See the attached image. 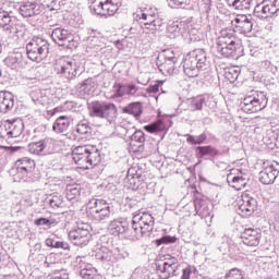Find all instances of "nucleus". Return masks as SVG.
<instances>
[{
  "label": "nucleus",
  "mask_w": 279,
  "mask_h": 279,
  "mask_svg": "<svg viewBox=\"0 0 279 279\" xmlns=\"http://www.w3.org/2000/svg\"><path fill=\"white\" fill-rule=\"evenodd\" d=\"M184 27H186V23L184 22H172L168 25L167 27V36L168 38H178V36H180L181 34H184L182 32V28L184 29Z\"/></svg>",
  "instance_id": "obj_33"
},
{
  "label": "nucleus",
  "mask_w": 279,
  "mask_h": 279,
  "mask_svg": "<svg viewBox=\"0 0 279 279\" xmlns=\"http://www.w3.org/2000/svg\"><path fill=\"white\" fill-rule=\"evenodd\" d=\"M54 69L59 75H63L66 80H74L77 76V71H80V63L73 59H65L58 61Z\"/></svg>",
  "instance_id": "obj_12"
},
{
  "label": "nucleus",
  "mask_w": 279,
  "mask_h": 279,
  "mask_svg": "<svg viewBox=\"0 0 279 279\" xmlns=\"http://www.w3.org/2000/svg\"><path fill=\"white\" fill-rule=\"evenodd\" d=\"M80 186L78 185H70L66 187V197L71 202L76 197H80Z\"/></svg>",
  "instance_id": "obj_49"
},
{
  "label": "nucleus",
  "mask_w": 279,
  "mask_h": 279,
  "mask_svg": "<svg viewBox=\"0 0 279 279\" xmlns=\"http://www.w3.org/2000/svg\"><path fill=\"white\" fill-rule=\"evenodd\" d=\"M72 160L78 169H93L101 162V151L95 145H81L72 148Z\"/></svg>",
  "instance_id": "obj_1"
},
{
  "label": "nucleus",
  "mask_w": 279,
  "mask_h": 279,
  "mask_svg": "<svg viewBox=\"0 0 279 279\" xmlns=\"http://www.w3.org/2000/svg\"><path fill=\"white\" fill-rule=\"evenodd\" d=\"M21 62H26L25 56L21 52L12 53L4 59V63L10 69H19L21 66Z\"/></svg>",
  "instance_id": "obj_34"
},
{
  "label": "nucleus",
  "mask_w": 279,
  "mask_h": 279,
  "mask_svg": "<svg viewBox=\"0 0 279 279\" xmlns=\"http://www.w3.org/2000/svg\"><path fill=\"white\" fill-rule=\"evenodd\" d=\"M258 203L250 194L242 195V201L240 202L238 208V215L241 217H252L256 210Z\"/></svg>",
  "instance_id": "obj_17"
},
{
  "label": "nucleus",
  "mask_w": 279,
  "mask_h": 279,
  "mask_svg": "<svg viewBox=\"0 0 279 279\" xmlns=\"http://www.w3.org/2000/svg\"><path fill=\"white\" fill-rule=\"evenodd\" d=\"M260 232L252 228L245 229L241 234L242 243L250 247L258 246L260 244Z\"/></svg>",
  "instance_id": "obj_24"
},
{
  "label": "nucleus",
  "mask_w": 279,
  "mask_h": 279,
  "mask_svg": "<svg viewBox=\"0 0 279 279\" xmlns=\"http://www.w3.org/2000/svg\"><path fill=\"white\" fill-rule=\"evenodd\" d=\"M49 204L51 208H62L64 202L62 201V196H52L49 199Z\"/></svg>",
  "instance_id": "obj_55"
},
{
  "label": "nucleus",
  "mask_w": 279,
  "mask_h": 279,
  "mask_svg": "<svg viewBox=\"0 0 279 279\" xmlns=\"http://www.w3.org/2000/svg\"><path fill=\"white\" fill-rule=\"evenodd\" d=\"M32 101L35 106H48L49 104V96H47V90L43 89H33L31 92Z\"/></svg>",
  "instance_id": "obj_29"
},
{
  "label": "nucleus",
  "mask_w": 279,
  "mask_h": 279,
  "mask_svg": "<svg viewBox=\"0 0 279 279\" xmlns=\"http://www.w3.org/2000/svg\"><path fill=\"white\" fill-rule=\"evenodd\" d=\"M75 108V102L66 101L61 107L54 108V112H62V110H73Z\"/></svg>",
  "instance_id": "obj_57"
},
{
  "label": "nucleus",
  "mask_w": 279,
  "mask_h": 279,
  "mask_svg": "<svg viewBox=\"0 0 279 279\" xmlns=\"http://www.w3.org/2000/svg\"><path fill=\"white\" fill-rule=\"evenodd\" d=\"M14 108V96L10 92H0V112H10Z\"/></svg>",
  "instance_id": "obj_28"
},
{
  "label": "nucleus",
  "mask_w": 279,
  "mask_h": 279,
  "mask_svg": "<svg viewBox=\"0 0 279 279\" xmlns=\"http://www.w3.org/2000/svg\"><path fill=\"white\" fill-rule=\"evenodd\" d=\"M225 279H243L241 270L233 268L229 271Z\"/></svg>",
  "instance_id": "obj_59"
},
{
  "label": "nucleus",
  "mask_w": 279,
  "mask_h": 279,
  "mask_svg": "<svg viewBox=\"0 0 279 279\" xmlns=\"http://www.w3.org/2000/svg\"><path fill=\"white\" fill-rule=\"evenodd\" d=\"M87 223H78L69 232V239L73 245L86 247L90 243V230Z\"/></svg>",
  "instance_id": "obj_10"
},
{
  "label": "nucleus",
  "mask_w": 279,
  "mask_h": 279,
  "mask_svg": "<svg viewBox=\"0 0 279 279\" xmlns=\"http://www.w3.org/2000/svg\"><path fill=\"white\" fill-rule=\"evenodd\" d=\"M29 151L36 156H46L56 151V141L52 138H44L39 142L29 144Z\"/></svg>",
  "instance_id": "obj_15"
},
{
  "label": "nucleus",
  "mask_w": 279,
  "mask_h": 279,
  "mask_svg": "<svg viewBox=\"0 0 279 279\" xmlns=\"http://www.w3.org/2000/svg\"><path fill=\"white\" fill-rule=\"evenodd\" d=\"M124 95H128L129 97H147V94L133 83L124 84Z\"/></svg>",
  "instance_id": "obj_37"
},
{
  "label": "nucleus",
  "mask_w": 279,
  "mask_h": 279,
  "mask_svg": "<svg viewBox=\"0 0 279 279\" xmlns=\"http://www.w3.org/2000/svg\"><path fill=\"white\" fill-rule=\"evenodd\" d=\"M23 134V121L19 119L7 120L3 126H0V136L2 138H19Z\"/></svg>",
  "instance_id": "obj_13"
},
{
  "label": "nucleus",
  "mask_w": 279,
  "mask_h": 279,
  "mask_svg": "<svg viewBox=\"0 0 279 279\" xmlns=\"http://www.w3.org/2000/svg\"><path fill=\"white\" fill-rule=\"evenodd\" d=\"M51 38L59 47H69V43H73V34L62 27L54 28Z\"/></svg>",
  "instance_id": "obj_20"
},
{
  "label": "nucleus",
  "mask_w": 279,
  "mask_h": 279,
  "mask_svg": "<svg viewBox=\"0 0 279 279\" xmlns=\"http://www.w3.org/2000/svg\"><path fill=\"white\" fill-rule=\"evenodd\" d=\"M94 86L95 83L93 82V80L87 78L81 84L80 93H82L83 95H90V93H93Z\"/></svg>",
  "instance_id": "obj_46"
},
{
  "label": "nucleus",
  "mask_w": 279,
  "mask_h": 279,
  "mask_svg": "<svg viewBox=\"0 0 279 279\" xmlns=\"http://www.w3.org/2000/svg\"><path fill=\"white\" fill-rule=\"evenodd\" d=\"M137 16L143 25L144 34H156L162 27V19L158 15V9L154 7L145 8Z\"/></svg>",
  "instance_id": "obj_5"
},
{
  "label": "nucleus",
  "mask_w": 279,
  "mask_h": 279,
  "mask_svg": "<svg viewBox=\"0 0 279 279\" xmlns=\"http://www.w3.org/2000/svg\"><path fill=\"white\" fill-rule=\"evenodd\" d=\"M44 7L38 2L26 1L20 7V14L25 19L31 16H38V14H43Z\"/></svg>",
  "instance_id": "obj_22"
},
{
  "label": "nucleus",
  "mask_w": 279,
  "mask_h": 279,
  "mask_svg": "<svg viewBox=\"0 0 279 279\" xmlns=\"http://www.w3.org/2000/svg\"><path fill=\"white\" fill-rule=\"evenodd\" d=\"M216 49L220 56L225 58H234L241 54L243 46L241 43L238 44H216Z\"/></svg>",
  "instance_id": "obj_19"
},
{
  "label": "nucleus",
  "mask_w": 279,
  "mask_h": 279,
  "mask_svg": "<svg viewBox=\"0 0 279 279\" xmlns=\"http://www.w3.org/2000/svg\"><path fill=\"white\" fill-rule=\"evenodd\" d=\"M267 104H269V99L265 92L252 90L243 98L240 106L246 114H254L265 110Z\"/></svg>",
  "instance_id": "obj_3"
},
{
  "label": "nucleus",
  "mask_w": 279,
  "mask_h": 279,
  "mask_svg": "<svg viewBox=\"0 0 279 279\" xmlns=\"http://www.w3.org/2000/svg\"><path fill=\"white\" fill-rule=\"evenodd\" d=\"M39 5L45 8H49L50 10H60V2L58 0H39Z\"/></svg>",
  "instance_id": "obj_51"
},
{
  "label": "nucleus",
  "mask_w": 279,
  "mask_h": 279,
  "mask_svg": "<svg viewBox=\"0 0 279 279\" xmlns=\"http://www.w3.org/2000/svg\"><path fill=\"white\" fill-rule=\"evenodd\" d=\"M133 223H135L144 234H149L154 230L155 220L151 214L142 213L133 216Z\"/></svg>",
  "instance_id": "obj_16"
},
{
  "label": "nucleus",
  "mask_w": 279,
  "mask_h": 279,
  "mask_svg": "<svg viewBox=\"0 0 279 279\" xmlns=\"http://www.w3.org/2000/svg\"><path fill=\"white\" fill-rule=\"evenodd\" d=\"M26 53L29 60L40 63L49 56V41L43 37H33L26 45Z\"/></svg>",
  "instance_id": "obj_6"
},
{
  "label": "nucleus",
  "mask_w": 279,
  "mask_h": 279,
  "mask_svg": "<svg viewBox=\"0 0 279 279\" xmlns=\"http://www.w3.org/2000/svg\"><path fill=\"white\" fill-rule=\"evenodd\" d=\"M56 246V250H64L65 252H69L71 250V245H69V242L64 241H57Z\"/></svg>",
  "instance_id": "obj_62"
},
{
  "label": "nucleus",
  "mask_w": 279,
  "mask_h": 279,
  "mask_svg": "<svg viewBox=\"0 0 279 279\" xmlns=\"http://www.w3.org/2000/svg\"><path fill=\"white\" fill-rule=\"evenodd\" d=\"M75 130L81 138H88L93 132L90 124L86 121L78 122Z\"/></svg>",
  "instance_id": "obj_40"
},
{
  "label": "nucleus",
  "mask_w": 279,
  "mask_h": 279,
  "mask_svg": "<svg viewBox=\"0 0 279 279\" xmlns=\"http://www.w3.org/2000/svg\"><path fill=\"white\" fill-rule=\"evenodd\" d=\"M232 5L235 10H250L252 0H234Z\"/></svg>",
  "instance_id": "obj_50"
},
{
  "label": "nucleus",
  "mask_w": 279,
  "mask_h": 279,
  "mask_svg": "<svg viewBox=\"0 0 279 279\" xmlns=\"http://www.w3.org/2000/svg\"><path fill=\"white\" fill-rule=\"evenodd\" d=\"M87 215L95 219V221L110 219V203L106 199L92 198L87 203Z\"/></svg>",
  "instance_id": "obj_7"
},
{
  "label": "nucleus",
  "mask_w": 279,
  "mask_h": 279,
  "mask_svg": "<svg viewBox=\"0 0 279 279\" xmlns=\"http://www.w3.org/2000/svg\"><path fill=\"white\" fill-rule=\"evenodd\" d=\"M238 43H241V41H239V38H236V33L230 28L221 29L220 35L216 41V44H222V45H226V44L231 45V44H238Z\"/></svg>",
  "instance_id": "obj_27"
},
{
  "label": "nucleus",
  "mask_w": 279,
  "mask_h": 279,
  "mask_svg": "<svg viewBox=\"0 0 279 279\" xmlns=\"http://www.w3.org/2000/svg\"><path fill=\"white\" fill-rule=\"evenodd\" d=\"M205 104L206 98H204L203 96H197L186 100L187 110H190L191 112L202 110Z\"/></svg>",
  "instance_id": "obj_35"
},
{
  "label": "nucleus",
  "mask_w": 279,
  "mask_h": 279,
  "mask_svg": "<svg viewBox=\"0 0 279 279\" xmlns=\"http://www.w3.org/2000/svg\"><path fill=\"white\" fill-rule=\"evenodd\" d=\"M34 223L35 226H51L53 222L48 218H38L34 220Z\"/></svg>",
  "instance_id": "obj_63"
},
{
  "label": "nucleus",
  "mask_w": 279,
  "mask_h": 279,
  "mask_svg": "<svg viewBox=\"0 0 279 279\" xmlns=\"http://www.w3.org/2000/svg\"><path fill=\"white\" fill-rule=\"evenodd\" d=\"M193 206L198 217L202 219H213V205H209L206 201L197 198L194 201Z\"/></svg>",
  "instance_id": "obj_25"
},
{
  "label": "nucleus",
  "mask_w": 279,
  "mask_h": 279,
  "mask_svg": "<svg viewBox=\"0 0 279 279\" xmlns=\"http://www.w3.org/2000/svg\"><path fill=\"white\" fill-rule=\"evenodd\" d=\"M124 114H132L135 119H138L143 114V105L141 102H131L129 106L122 109Z\"/></svg>",
  "instance_id": "obj_36"
},
{
  "label": "nucleus",
  "mask_w": 279,
  "mask_h": 279,
  "mask_svg": "<svg viewBox=\"0 0 279 279\" xmlns=\"http://www.w3.org/2000/svg\"><path fill=\"white\" fill-rule=\"evenodd\" d=\"M195 271V268L193 266H187L183 269L181 279H191V274Z\"/></svg>",
  "instance_id": "obj_61"
},
{
  "label": "nucleus",
  "mask_w": 279,
  "mask_h": 279,
  "mask_svg": "<svg viewBox=\"0 0 279 279\" xmlns=\"http://www.w3.org/2000/svg\"><path fill=\"white\" fill-rule=\"evenodd\" d=\"M183 71L187 77H199L208 69V56L204 49H196L187 53L182 62Z\"/></svg>",
  "instance_id": "obj_2"
},
{
  "label": "nucleus",
  "mask_w": 279,
  "mask_h": 279,
  "mask_svg": "<svg viewBox=\"0 0 279 279\" xmlns=\"http://www.w3.org/2000/svg\"><path fill=\"white\" fill-rule=\"evenodd\" d=\"M196 158H206V156L215 157L219 151L213 146H197L195 148Z\"/></svg>",
  "instance_id": "obj_39"
},
{
  "label": "nucleus",
  "mask_w": 279,
  "mask_h": 279,
  "mask_svg": "<svg viewBox=\"0 0 279 279\" xmlns=\"http://www.w3.org/2000/svg\"><path fill=\"white\" fill-rule=\"evenodd\" d=\"M227 182L235 191H243V189L247 186V182H250V178L245 172H242V170H238L236 174L230 173L227 175Z\"/></svg>",
  "instance_id": "obj_18"
},
{
  "label": "nucleus",
  "mask_w": 279,
  "mask_h": 279,
  "mask_svg": "<svg viewBox=\"0 0 279 279\" xmlns=\"http://www.w3.org/2000/svg\"><path fill=\"white\" fill-rule=\"evenodd\" d=\"M104 47V43H101L99 38L94 37L86 51L89 53V56L97 57V52L102 51Z\"/></svg>",
  "instance_id": "obj_41"
},
{
  "label": "nucleus",
  "mask_w": 279,
  "mask_h": 279,
  "mask_svg": "<svg viewBox=\"0 0 279 279\" xmlns=\"http://www.w3.org/2000/svg\"><path fill=\"white\" fill-rule=\"evenodd\" d=\"M71 125V119L66 116H60L53 123L52 130L57 132V134H62L69 131Z\"/></svg>",
  "instance_id": "obj_31"
},
{
  "label": "nucleus",
  "mask_w": 279,
  "mask_h": 279,
  "mask_svg": "<svg viewBox=\"0 0 279 279\" xmlns=\"http://www.w3.org/2000/svg\"><path fill=\"white\" fill-rule=\"evenodd\" d=\"M279 175V163L277 161L264 162L263 170L259 172L262 184H274Z\"/></svg>",
  "instance_id": "obj_14"
},
{
  "label": "nucleus",
  "mask_w": 279,
  "mask_h": 279,
  "mask_svg": "<svg viewBox=\"0 0 279 279\" xmlns=\"http://www.w3.org/2000/svg\"><path fill=\"white\" fill-rule=\"evenodd\" d=\"M276 12H278V8L269 1H263L254 8V14L257 19H269L274 16Z\"/></svg>",
  "instance_id": "obj_21"
},
{
  "label": "nucleus",
  "mask_w": 279,
  "mask_h": 279,
  "mask_svg": "<svg viewBox=\"0 0 279 279\" xmlns=\"http://www.w3.org/2000/svg\"><path fill=\"white\" fill-rule=\"evenodd\" d=\"M226 77L229 80V82H234L239 80V70L236 69H230L226 72Z\"/></svg>",
  "instance_id": "obj_58"
},
{
  "label": "nucleus",
  "mask_w": 279,
  "mask_h": 279,
  "mask_svg": "<svg viewBox=\"0 0 279 279\" xmlns=\"http://www.w3.org/2000/svg\"><path fill=\"white\" fill-rule=\"evenodd\" d=\"M252 27H254V24L252 23V17L248 16L246 21L240 26L242 34H250L252 32Z\"/></svg>",
  "instance_id": "obj_53"
},
{
  "label": "nucleus",
  "mask_w": 279,
  "mask_h": 279,
  "mask_svg": "<svg viewBox=\"0 0 279 279\" xmlns=\"http://www.w3.org/2000/svg\"><path fill=\"white\" fill-rule=\"evenodd\" d=\"M77 260L80 263V276L83 279H95V276H97V269L93 267L90 264H86L87 257H77Z\"/></svg>",
  "instance_id": "obj_26"
},
{
  "label": "nucleus",
  "mask_w": 279,
  "mask_h": 279,
  "mask_svg": "<svg viewBox=\"0 0 279 279\" xmlns=\"http://www.w3.org/2000/svg\"><path fill=\"white\" fill-rule=\"evenodd\" d=\"M143 236H145V233H143L142 230L135 225L134 220H132L131 228L129 225H126V229L124 231L125 239H129V241H138L140 239H143Z\"/></svg>",
  "instance_id": "obj_30"
},
{
  "label": "nucleus",
  "mask_w": 279,
  "mask_h": 279,
  "mask_svg": "<svg viewBox=\"0 0 279 279\" xmlns=\"http://www.w3.org/2000/svg\"><path fill=\"white\" fill-rule=\"evenodd\" d=\"M163 60V62H178V57L172 49L163 50L158 57V61Z\"/></svg>",
  "instance_id": "obj_44"
},
{
  "label": "nucleus",
  "mask_w": 279,
  "mask_h": 279,
  "mask_svg": "<svg viewBox=\"0 0 279 279\" xmlns=\"http://www.w3.org/2000/svg\"><path fill=\"white\" fill-rule=\"evenodd\" d=\"M158 90H160V85L158 84L150 85L146 88V93H148V95H156Z\"/></svg>",
  "instance_id": "obj_64"
},
{
  "label": "nucleus",
  "mask_w": 279,
  "mask_h": 279,
  "mask_svg": "<svg viewBox=\"0 0 279 279\" xmlns=\"http://www.w3.org/2000/svg\"><path fill=\"white\" fill-rule=\"evenodd\" d=\"M165 122L162 120H158L157 122H154L150 125H146L145 130L146 132H149L150 134H156V132H163L166 130Z\"/></svg>",
  "instance_id": "obj_43"
},
{
  "label": "nucleus",
  "mask_w": 279,
  "mask_h": 279,
  "mask_svg": "<svg viewBox=\"0 0 279 279\" xmlns=\"http://www.w3.org/2000/svg\"><path fill=\"white\" fill-rule=\"evenodd\" d=\"M157 271L160 272V278L169 279L173 276H178V269L180 267V263L178 258L168 255L163 260L156 264Z\"/></svg>",
  "instance_id": "obj_11"
},
{
  "label": "nucleus",
  "mask_w": 279,
  "mask_h": 279,
  "mask_svg": "<svg viewBox=\"0 0 279 279\" xmlns=\"http://www.w3.org/2000/svg\"><path fill=\"white\" fill-rule=\"evenodd\" d=\"M108 97L109 99H119L120 97H125V84L116 83L112 86L111 95Z\"/></svg>",
  "instance_id": "obj_42"
},
{
  "label": "nucleus",
  "mask_w": 279,
  "mask_h": 279,
  "mask_svg": "<svg viewBox=\"0 0 279 279\" xmlns=\"http://www.w3.org/2000/svg\"><path fill=\"white\" fill-rule=\"evenodd\" d=\"M169 8H184V5H189V0H167Z\"/></svg>",
  "instance_id": "obj_54"
},
{
  "label": "nucleus",
  "mask_w": 279,
  "mask_h": 279,
  "mask_svg": "<svg viewBox=\"0 0 279 279\" xmlns=\"http://www.w3.org/2000/svg\"><path fill=\"white\" fill-rule=\"evenodd\" d=\"M121 5H123V0H102L93 2L90 10L100 16H114Z\"/></svg>",
  "instance_id": "obj_9"
},
{
  "label": "nucleus",
  "mask_w": 279,
  "mask_h": 279,
  "mask_svg": "<svg viewBox=\"0 0 279 279\" xmlns=\"http://www.w3.org/2000/svg\"><path fill=\"white\" fill-rule=\"evenodd\" d=\"M159 71H165L166 73H173L175 71V61H163L159 65Z\"/></svg>",
  "instance_id": "obj_52"
},
{
  "label": "nucleus",
  "mask_w": 279,
  "mask_h": 279,
  "mask_svg": "<svg viewBox=\"0 0 279 279\" xmlns=\"http://www.w3.org/2000/svg\"><path fill=\"white\" fill-rule=\"evenodd\" d=\"M250 19V16L247 15H236L232 21L231 24L235 25V27H241L245 21H247Z\"/></svg>",
  "instance_id": "obj_56"
},
{
  "label": "nucleus",
  "mask_w": 279,
  "mask_h": 279,
  "mask_svg": "<svg viewBox=\"0 0 279 279\" xmlns=\"http://www.w3.org/2000/svg\"><path fill=\"white\" fill-rule=\"evenodd\" d=\"M34 169H36L34 159L24 157L15 161L14 166L9 170V173L13 177L15 182H29Z\"/></svg>",
  "instance_id": "obj_4"
},
{
  "label": "nucleus",
  "mask_w": 279,
  "mask_h": 279,
  "mask_svg": "<svg viewBox=\"0 0 279 279\" xmlns=\"http://www.w3.org/2000/svg\"><path fill=\"white\" fill-rule=\"evenodd\" d=\"M96 258L98 260H104L105 263H114L113 251H110V248L106 246H102L96 251Z\"/></svg>",
  "instance_id": "obj_38"
},
{
  "label": "nucleus",
  "mask_w": 279,
  "mask_h": 279,
  "mask_svg": "<svg viewBox=\"0 0 279 279\" xmlns=\"http://www.w3.org/2000/svg\"><path fill=\"white\" fill-rule=\"evenodd\" d=\"M136 143H138V147L145 143V133L141 130L135 131L131 136V145H136Z\"/></svg>",
  "instance_id": "obj_47"
},
{
  "label": "nucleus",
  "mask_w": 279,
  "mask_h": 279,
  "mask_svg": "<svg viewBox=\"0 0 279 279\" xmlns=\"http://www.w3.org/2000/svg\"><path fill=\"white\" fill-rule=\"evenodd\" d=\"M206 138H208L206 133L197 136L191 134L186 135V142L190 143V145H202L203 143H205Z\"/></svg>",
  "instance_id": "obj_45"
},
{
  "label": "nucleus",
  "mask_w": 279,
  "mask_h": 279,
  "mask_svg": "<svg viewBox=\"0 0 279 279\" xmlns=\"http://www.w3.org/2000/svg\"><path fill=\"white\" fill-rule=\"evenodd\" d=\"M130 256V253L125 251V248H114L113 250V263H117L119 260H125Z\"/></svg>",
  "instance_id": "obj_48"
},
{
  "label": "nucleus",
  "mask_w": 279,
  "mask_h": 279,
  "mask_svg": "<svg viewBox=\"0 0 279 279\" xmlns=\"http://www.w3.org/2000/svg\"><path fill=\"white\" fill-rule=\"evenodd\" d=\"M108 230L110 234H113V236L125 234V230H128V222L119 219L112 220L108 226Z\"/></svg>",
  "instance_id": "obj_32"
},
{
  "label": "nucleus",
  "mask_w": 279,
  "mask_h": 279,
  "mask_svg": "<svg viewBox=\"0 0 279 279\" xmlns=\"http://www.w3.org/2000/svg\"><path fill=\"white\" fill-rule=\"evenodd\" d=\"M3 3V0H0V5ZM0 27L7 34H15L16 32V19H12L8 11H0Z\"/></svg>",
  "instance_id": "obj_23"
},
{
  "label": "nucleus",
  "mask_w": 279,
  "mask_h": 279,
  "mask_svg": "<svg viewBox=\"0 0 279 279\" xmlns=\"http://www.w3.org/2000/svg\"><path fill=\"white\" fill-rule=\"evenodd\" d=\"M50 279H69V272L66 270H54Z\"/></svg>",
  "instance_id": "obj_60"
},
{
  "label": "nucleus",
  "mask_w": 279,
  "mask_h": 279,
  "mask_svg": "<svg viewBox=\"0 0 279 279\" xmlns=\"http://www.w3.org/2000/svg\"><path fill=\"white\" fill-rule=\"evenodd\" d=\"M89 116L97 119H114L117 117V106L106 101H93L88 105Z\"/></svg>",
  "instance_id": "obj_8"
}]
</instances>
